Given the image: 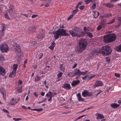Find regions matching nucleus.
I'll use <instances>...</instances> for the list:
<instances>
[{"instance_id":"1","label":"nucleus","mask_w":121,"mask_h":121,"mask_svg":"<svg viewBox=\"0 0 121 121\" xmlns=\"http://www.w3.org/2000/svg\"><path fill=\"white\" fill-rule=\"evenodd\" d=\"M65 28L64 26L63 25L62 26L60 27L59 29L55 31H53L52 34L54 35L55 38H59L61 36H70L69 34L66 32L65 30L63 29Z\"/></svg>"},{"instance_id":"2","label":"nucleus","mask_w":121,"mask_h":121,"mask_svg":"<svg viewBox=\"0 0 121 121\" xmlns=\"http://www.w3.org/2000/svg\"><path fill=\"white\" fill-rule=\"evenodd\" d=\"M77 51L78 52H82L86 49L87 45V41L85 38H82L80 40L78 43Z\"/></svg>"},{"instance_id":"3","label":"nucleus","mask_w":121,"mask_h":121,"mask_svg":"<svg viewBox=\"0 0 121 121\" xmlns=\"http://www.w3.org/2000/svg\"><path fill=\"white\" fill-rule=\"evenodd\" d=\"M112 51L110 47L108 46L103 47L99 50V52L104 56H107L111 54Z\"/></svg>"},{"instance_id":"4","label":"nucleus","mask_w":121,"mask_h":121,"mask_svg":"<svg viewBox=\"0 0 121 121\" xmlns=\"http://www.w3.org/2000/svg\"><path fill=\"white\" fill-rule=\"evenodd\" d=\"M69 32L73 37L77 36L78 37H82L85 34L84 32H83L81 31L78 30L73 31L70 30L69 31Z\"/></svg>"},{"instance_id":"5","label":"nucleus","mask_w":121,"mask_h":121,"mask_svg":"<svg viewBox=\"0 0 121 121\" xmlns=\"http://www.w3.org/2000/svg\"><path fill=\"white\" fill-rule=\"evenodd\" d=\"M0 49L3 52H7L9 51V47L6 44H2L0 45Z\"/></svg>"},{"instance_id":"6","label":"nucleus","mask_w":121,"mask_h":121,"mask_svg":"<svg viewBox=\"0 0 121 121\" xmlns=\"http://www.w3.org/2000/svg\"><path fill=\"white\" fill-rule=\"evenodd\" d=\"M75 72L74 73V76L77 75H84L87 72V71L85 72H81L80 70L78 69H75Z\"/></svg>"},{"instance_id":"7","label":"nucleus","mask_w":121,"mask_h":121,"mask_svg":"<svg viewBox=\"0 0 121 121\" xmlns=\"http://www.w3.org/2000/svg\"><path fill=\"white\" fill-rule=\"evenodd\" d=\"M92 94V93L91 92H89L87 90H85L82 92V95L84 97L91 96Z\"/></svg>"},{"instance_id":"8","label":"nucleus","mask_w":121,"mask_h":121,"mask_svg":"<svg viewBox=\"0 0 121 121\" xmlns=\"http://www.w3.org/2000/svg\"><path fill=\"white\" fill-rule=\"evenodd\" d=\"M13 48L15 49V51L19 53H20V46L18 44H17L16 43L13 45Z\"/></svg>"},{"instance_id":"9","label":"nucleus","mask_w":121,"mask_h":121,"mask_svg":"<svg viewBox=\"0 0 121 121\" xmlns=\"http://www.w3.org/2000/svg\"><path fill=\"white\" fill-rule=\"evenodd\" d=\"M39 32L37 38H43L45 37V31L43 29L39 30Z\"/></svg>"},{"instance_id":"10","label":"nucleus","mask_w":121,"mask_h":121,"mask_svg":"<svg viewBox=\"0 0 121 121\" xmlns=\"http://www.w3.org/2000/svg\"><path fill=\"white\" fill-rule=\"evenodd\" d=\"M116 34L114 33L110 34L104 35L103 38H116Z\"/></svg>"},{"instance_id":"11","label":"nucleus","mask_w":121,"mask_h":121,"mask_svg":"<svg viewBox=\"0 0 121 121\" xmlns=\"http://www.w3.org/2000/svg\"><path fill=\"white\" fill-rule=\"evenodd\" d=\"M103 85V84L101 81H95V84L93 85V87L94 88H95L96 87L101 86Z\"/></svg>"},{"instance_id":"12","label":"nucleus","mask_w":121,"mask_h":121,"mask_svg":"<svg viewBox=\"0 0 121 121\" xmlns=\"http://www.w3.org/2000/svg\"><path fill=\"white\" fill-rule=\"evenodd\" d=\"M116 38H104V41L105 43H109L115 40Z\"/></svg>"},{"instance_id":"13","label":"nucleus","mask_w":121,"mask_h":121,"mask_svg":"<svg viewBox=\"0 0 121 121\" xmlns=\"http://www.w3.org/2000/svg\"><path fill=\"white\" fill-rule=\"evenodd\" d=\"M62 87L67 90H70L71 88L70 84L68 83H65L62 86Z\"/></svg>"},{"instance_id":"14","label":"nucleus","mask_w":121,"mask_h":121,"mask_svg":"<svg viewBox=\"0 0 121 121\" xmlns=\"http://www.w3.org/2000/svg\"><path fill=\"white\" fill-rule=\"evenodd\" d=\"M8 12L9 14L11 17H13L15 15L14 10L13 8H11L9 10Z\"/></svg>"},{"instance_id":"15","label":"nucleus","mask_w":121,"mask_h":121,"mask_svg":"<svg viewBox=\"0 0 121 121\" xmlns=\"http://www.w3.org/2000/svg\"><path fill=\"white\" fill-rule=\"evenodd\" d=\"M80 83V81L78 80H74L72 82L71 85L73 86H74Z\"/></svg>"},{"instance_id":"16","label":"nucleus","mask_w":121,"mask_h":121,"mask_svg":"<svg viewBox=\"0 0 121 121\" xmlns=\"http://www.w3.org/2000/svg\"><path fill=\"white\" fill-rule=\"evenodd\" d=\"M77 96L78 97V100L79 101H85L84 99L82 97L80 93H79L77 95Z\"/></svg>"},{"instance_id":"17","label":"nucleus","mask_w":121,"mask_h":121,"mask_svg":"<svg viewBox=\"0 0 121 121\" xmlns=\"http://www.w3.org/2000/svg\"><path fill=\"white\" fill-rule=\"evenodd\" d=\"M95 116H97L96 119L97 120L103 119L104 118V117L103 114H101L98 113L96 114Z\"/></svg>"},{"instance_id":"18","label":"nucleus","mask_w":121,"mask_h":121,"mask_svg":"<svg viewBox=\"0 0 121 121\" xmlns=\"http://www.w3.org/2000/svg\"><path fill=\"white\" fill-rule=\"evenodd\" d=\"M103 5L109 8H112L114 6L113 4L110 3H104L103 4Z\"/></svg>"},{"instance_id":"19","label":"nucleus","mask_w":121,"mask_h":121,"mask_svg":"<svg viewBox=\"0 0 121 121\" xmlns=\"http://www.w3.org/2000/svg\"><path fill=\"white\" fill-rule=\"evenodd\" d=\"M5 70L3 68L1 67L0 68V74L4 75L5 74Z\"/></svg>"},{"instance_id":"20","label":"nucleus","mask_w":121,"mask_h":121,"mask_svg":"<svg viewBox=\"0 0 121 121\" xmlns=\"http://www.w3.org/2000/svg\"><path fill=\"white\" fill-rule=\"evenodd\" d=\"M16 72L14 71H12L10 74L9 77L10 78H14L16 75Z\"/></svg>"},{"instance_id":"21","label":"nucleus","mask_w":121,"mask_h":121,"mask_svg":"<svg viewBox=\"0 0 121 121\" xmlns=\"http://www.w3.org/2000/svg\"><path fill=\"white\" fill-rule=\"evenodd\" d=\"M115 49L118 52H121V44L115 47Z\"/></svg>"},{"instance_id":"22","label":"nucleus","mask_w":121,"mask_h":121,"mask_svg":"<svg viewBox=\"0 0 121 121\" xmlns=\"http://www.w3.org/2000/svg\"><path fill=\"white\" fill-rule=\"evenodd\" d=\"M35 26H33L32 27H30L29 28V30L31 32H33L35 31Z\"/></svg>"},{"instance_id":"23","label":"nucleus","mask_w":121,"mask_h":121,"mask_svg":"<svg viewBox=\"0 0 121 121\" xmlns=\"http://www.w3.org/2000/svg\"><path fill=\"white\" fill-rule=\"evenodd\" d=\"M106 21L105 19H103L101 20L100 24L103 27H104L105 26L106 23Z\"/></svg>"},{"instance_id":"24","label":"nucleus","mask_w":121,"mask_h":121,"mask_svg":"<svg viewBox=\"0 0 121 121\" xmlns=\"http://www.w3.org/2000/svg\"><path fill=\"white\" fill-rule=\"evenodd\" d=\"M55 43L53 42H52L51 45L48 48L52 50L54 49L55 46Z\"/></svg>"},{"instance_id":"25","label":"nucleus","mask_w":121,"mask_h":121,"mask_svg":"<svg viewBox=\"0 0 121 121\" xmlns=\"http://www.w3.org/2000/svg\"><path fill=\"white\" fill-rule=\"evenodd\" d=\"M111 107L113 108H116L120 106V104L116 103H113L111 104Z\"/></svg>"},{"instance_id":"26","label":"nucleus","mask_w":121,"mask_h":121,"mask_svg":"<svg viewBox=\"0 0 121 121\" xmlns=\"http://www.w3.org/2000/svg\"><path fill=\"white\" fill-rule=\"evenodd\" d=\"M63 74V73L62 72H60V73H58V74H57V76L58 77L57 78V80L56 81L58 82L60 80L59 79V77H61L62 75Z\"/></svg>"},{"instance_id":"27","label":"nucleus","mask_w":121,"mask_h":121,"mask_svg":"<svg viewBox=\"0 0 121 121\" xmlns=\"http://www.w3.org/2000/svg\"><path fill=\"white\" fill-rule=\"evenodd\" d=\"M18 65L17 64H14L13 65V71L16 72L17 69V68Z\"/></svg>"},{"instance_id":"28","label":"nucleus","mask_w":121,"mask_h":121,"mask_svg":"<svg viewBox=\"0 0 121 121\" xmlns=\"http://www.w3.org/2000/svg\"><path fill=\"white\" fill-rule=\"evenodd\" d=\"M74 73L73 71L70 72L67 74V75L69 77H74V74L72 75V74Z\"/></svg>"},{"instance_id":"29","label":"nucleus","mask_w":121,"mask_h":121,"mask_svg":"<svg viewBox=\"0 0 121 121\" xmlns=\"http://www.w3.org/2000/svg\"><path fill=\"white\" fill-rule=\"evenodd\" d=\"M1 93L2 94L6 93V91L3 88H1L0 89Z\"/></svg>"},{"instance_id":"30","label":"nucleus","mask_w":121,"mask_h":121,"mask_svg":"<svg viewBox=\"0 0 121 121\" xmlns=\"http://www.w3.org/2000/svg\"><path fill=\"white\" fill-rule=\"evenodd\" d=\"M41 78V77L37 75L35 78V81L36 82L39 81L40 80Z\"/></svg>"},{"instance_id":"31","label":"nucleus","mask_w":121,"mask_h":121,"mask_svg":"<svg viewBox=\"0 0 121 121\" xmlns=\"http://www.w3.org/2000/svg\"><path fill=\"white\" fill-rule=\"evenodd\" d=\"M14 101V99L13 98L12 99V101L10 102V104L12 105H15L17 103V102L16 101L14 100V102H13V101Z\"/></svg>"},{"instance_id":"32","label":"nucleus","mask_w":121,"mask_h":121,"mask_svg":"<svg viewBox=\"0 0 121 121\" xmlns=\"http://www.w3.org/2000/svg\"><path fill=\"white\" fill-rule=\"evenodd\" d=\"M93 13V16H94V18H97V15H96V12L95 10L94 11Z\"/></svg>"},{"instance_id":"33","label":"nucleus","mask_w":121,"mask_h":121,"mask_svg":"<svg viewBox=\"0 0 121 121\" xmlns=\"http://www.w3.org/2000/svg\"><path fill=\"white\" fill-rule=\"evenodd\" d=\"M60 68L62 71H64L65 69V68L64 67H63V64H61L60 65Z\"/></svg>"},{"instance_id":"34","label":"nucleus","mask_w":121,"mask_h":121,"mask_svg":"<svg viewBox=\"0 0 121 121\" xmlns=\"http://www.w3.org/2000/svg\"><path fill=\"white\" fill-rule=\"evenodd\" d=\"M4 16L5 18L6 19L8 20H9L10 19V18L8 14L7 13H6L4 14Z\"/></svg>"},{"instance_id":"35","label":"nucleus","mask_w":121,"mask_h":121,"mask_svg":"<svg viewBox=\"0 0 121 121\" xmlns=\"http://www.w3.org/2000/svg\"><path fill=\"white\" fill-rule=\"evenodd\" d=\"M112 16V14L111 13H107L105 14V17H110Z\"/></svg>"},{"instance_id":"36","label":"nucleus","mask_w":121,"mask_h":121,"mask_svg":"<svg viewBox=\"0 0 121 121\" xmlns=\"http://www.w3.org/2000/svg\"><path fill=\"white\" fill-rule=\"evenodd\" d=\"M86 34H87V35L89 37L91 38L93 37V35L91 32H88L86 33Z\"/></svg>"},{"instance_id":"37","label":"nucleus","mask_w":121,"mask_h":121,"mask_svg":"<svg viewBox=\"0 0 121 121\" xmlns=\"http://www.w3.org/2000/svg\"><path fill=\"white\" fill-rule=\"evenodd\" d=\"M17 91L19 93H21L22 92V86L20 88L17 89Z\"/></svg>"},{"instance_id":"38","label":"nucleus","mask_w":121,"mask_h":121,"mask_svg":"<svg viewBox=\"0 0 121 121\" xmlns=\"http://www.w3.org/2000/svg\"><path fill=\"white\" fill-rule=\"evenodd\" d=\"M115 19L114 18L110 22H108L107 23V24H110L113 23L115 21Z\"/></svg>"},{"instance_id":"39","label":"nucleus","mask_w":121,"mask_h":121,"mask_svg":"<svg viewBox=\"0 0 121 121\" xmlns=\"http://www.w3.org/2000/svg\"><path fill=\"white\" fill-rule=\"evenodd\" d=\"M78 9H75L73 10L72 12V13L73 14H75L77 12H78Z\"/></svg>"},{"instance_id":"40","label":"nucleus","mask_w":121,"mask_h":121,"mask_svg":"<svg viewBox=\"0 0 121 121\" xmlns=\"http://www.w3.org/2000/svg\"><path fill=\"white\" fill-rule=\"evenodd\" d=\"M92 1V0H85V2L86 4H88L90 2H91Z\"/></svg>"},{"instance_id":"41","label":"nucleus","mask_w":121,"mask_h":121,"mask_svg":"<svg viewBox=\"0 0 121 121\" xmlns=\"http://www.w3.org/2000/svg\"><path fill=\"white\" fill-rule=\"evenodd\" d=\"M96 7V4H93L91 6L92 9L94 10Z\"/></svg>"},{"instance_id":"42","label":"nucleus","mask_w":121,"mask_h":121,"mask_svg":"<svg viewBox=\"0 0 121 121\" xmlns=\"http://www.w3.org/2000/svg\"><path fill=\"white\" fill-rule=\"evenodd\" d=\"M13 119L15 121H18L19 120H22V118H13Z\"/></svg>"},{"instance_id":"43","label":"nucleus","mask_w":121,"mask_h":121,"mask_svg":"<svg viewBox=\"0 0 121 121\" xmlns=\"http://www.w3.org/2000/svg\"><path fill=\"white\" fill-rule=\"evenodd\" d=\"M43 54L42 53H41L40 54H39V55L38 56H39L38 58H39V59H40L42 58V57L43 55Z\"/></svg>"},{"instance_id":"44","label":"nucleus","mask_w":121,"mask_h":121,"mask_svg":"<svg viewBox=\"0 0 121 121\" xmlns=\"http://www.w3.org/2000/svg\"><path fill=\"white\" fill-rule=\"evenodd\" d=\"M93 107H94L93 106H92V107H89V108H87L85 109L84 110H83L81 112H84L86 110L89 109H90V108H92Z\"/></svg>"},{"instance_id":"45","label":"nucleus","mask_w":121,"mask_h":121,"mask_svg":"<svg viewBox=\"0 0 121 121\" xmlns=\"http://www.w3.org/2000/svg\"><path fill=\"white\" fill-rule=\"evenodd\" d=\"M4 58L3 56L2 55H1L0 56V60L2 61L4 60Z\"/></svg>"},{"instance_id":"46","label":"nucleus","mask_w":121,"mask_h":121,"mask_svg":"<svg viewBox=\"0 0 121 121\" xmlns=\"http://www.w3.org/2000/svg\"><path fill=\"white\" fill-rule=\"evenodd\" d=\"M48 93L49 94V96H53L54 95H53V93H52L50 91H49Z\"/></svg>"},{"instance_id":"47","label":"nucleus","mask_w":121,"mask_h":121,"mask_svg":"<svg viewBox=\"0 0 121 121\" xmlns=\"http://www.w3.org/2000/svg\"><path fill=\"white\" fill-rule=\"evenodd\" d=\"M85 6L84 5L80 6L79 7V9L81 10H82L84 8Z\"/></svg>"},{"instance_id":"48","label":"nucleus","mask_w":121,"mask_h":121,"mask_svg":"<svg viewBox=\"0 0 121 121\" xmlns=\"http://www.w3.org/2000/svg\"><path fill=\"white\" fill-rule=\"evenodd\" d=\"M3 111L4 112H5V113H9V112L6 109L4 108H3Z\"/></svg>"},{"instance_id":"49","label":"nucleus","mask_w":121,"mask_h":121,"mask_svg":"<svg viewBox=\"0 0 121 121\" xmlns=\"http://www.w3.org/2000/svg\"><path fill=\"white\" fill-rule=\"evenodd\" d=\"M5 29L6 28L4 26H3L1 29V32H4V31L5 30Z\"/></svg>"},{"instance_id":"50","label":"nucleus","mask_w":121,"mask_h":121,"mask_svg":"<svg viewBox=\"0 0 121 121\" xmlns=\"http://www.w3.org/2000/svg\"><path fill=\"white\" fill-rule=\"evenodd\" d=\"M73 14L71 15L68 18V20H69L73 17Z\"/></svg>"},{"instance_id":"51","label":"nucleus","mask_w":121,"mask_h":121,"mask_svg":"<svg viewBox=\"0 0 121 121\" xmlns=\"http://www.w3.org/2000/svg\"><path fill=\"white\" fill-rule=\"evenodd\" d=\"M106 61L107 62H109L110 60V59L108 57H106Z\"/></svg>"},{"instance_id":"52","label":"nucleus","mask_w":121,"mask_h":121,"mask_svg":"<svg viewBox=\"0 0 121 121\" xmlns=\"http://www.w3.org/2000/svg\"><path fill=\"white\" fill-rule=\"evenodd\" d=\"M101 26L100 25L97 28V30H99L101 29Z\"/></svg>"},{"instance_id":"53","label":"nucleus","mask_w":121,"mask_h":121,"mask_svg":"<svg viewBox=\"0 0 121 121\" xmlns=\"http://www.w3.org/2000/svg\"><path fill=\"white\" fill-rule=\"evenodd\" d=\"M4 35V32H0V37H2Z\"/></svg>"},{"instance_id":"54","label":"nucleus","mask_w":121,"mask_h":121,"mask_svg":"<svg viewBox=\"0 0 121 121\" xmlns=\"http://www.w3.org/2000/svg\"><path fill=\"white\" fill-rule=\"evenodd\" d=\"M115 75L117 77H120V75L119 74L117 73H115Z\"/></svg>"},{"instance_id":"55","label":"nucleus","mask_w":121,"mask_h":121,"mask_svg":"<svg viewBox=\"0 0 121 121\" xmlns=\"http://www.w3.org/2000/svg\"><path fill=\"white\" fill-rule=\"evenodd\" d=\"M6 93L2 94V95H3V98L4 100H5L6 99Z\"/></svg>"},{"instance_id":"56","label":"nucleus","mask_w":121,"mask_h":121,"mask_svg":"<svg viewBox=\"0 0 121 121\" xmlns=\"http://www.w3.org/2000/svg\"><path fill=\"white\" fill-rule=\"evenodd\" d=\"M43 110V109L42 108H40L39 109H37V111L38 112H39L40 111H42Z\"/></svg>"},{"instance_id":"57","label":"nucleus","mask_w":121,"mask_h":121,"mask_svg":"<svg viewBox=\"0 0 121 121\" xmlns=\"http://www.w3.org/2000/svg\"><path fill=\"white\" fill-rule=\"evenodd\" d=\"M33 95L35 96L37 98L38 97V95L36 93V92H34L33 93Z\"/></svg>"},{"instance_id":"58","label":"nucleus","mask_w":121,"mask_h":121,"mask_svg":"<svg viewBox=\"0 0 121 121\" xmlns=\"http://www.w3.org/2000/svg\"><path fill=\"white\" fill-rule=\"evenodd\" d=\"M38 15H32L31 16V17L32 18H34L37 17Z\"/></svg>"},{"instance_id":"59","label":"nucleus","mask_w":121,"mask_h":121,"mask_svg":"<svg viewBox=\"0 0 121 121\" xmlns=\"http://www.w3.org/2000/svg\"><path fill=\"white\" fill-rule=\"evenodd\" d=\"M22 83L23 82L22 81L20 80H19L18 84L21 85L22 84Z\"/></svg>"},{"instance_id":"60","label":"nucleus","mask_w":121,"mask_h":121,"mask_svg":"<svg viewBox=\"0 0 121 121\" xmlns=\"http://www.w3.org/2000/svg\"><path fill=\"white\" fill-rule=\"evenodd\" d=\"M21 14L22 15H24V16H25L26 17H28V16L27 14H23L22 13H21Z\"/></svg>"},{"instance_id":"61","label":"nucleus","mask_w":121,"mask_h":121,"mask_svg":"<svg viewBox=\"0 0 121 121\" xmlns=\"http://www.w3.org/2000/svg\"><path fill=\"white\" fill-rule=\"evenodd\" d=\"M102 91H99V92H98L97 93H96V95H95L96 96H97L100 93L102 92Z\"/></svg>"},{"instance_id":"62","label":"nucleus","mask_w":121,"mask_h":121,"mask_svg":"<svg viewBox=\"0 0 121 121\" xmlns=\"http://www.w3.org/2000/svg\"><path fill=\"white\" fill-rule=\"evenodd\" d=\"M44 6L46 7H48L49 6V4L47 3L46 4H44Z\"/></svg>"},{"instance_id":"63","label":"nucleus","mask_w":121,"mask_h":121,"mask_svg":"<svg viewBox=\"0 0 121 121\" xmlns=\"http://www.w3.org/2000/svg\"><path fill=\"white\" fill-rule=\"evenodd\" d=\"M88 77V75L86 76H85L84 77H82V79L83 80H84L85 79H86Z\"/></svg>"},{"instance_id":"64","label":"nucleus","mask_w":121,"mask_h":121,"mask_svg":"<svg viewBox=\"0 0 121 121\" xmlns=\"http://www.w3.org/2000/svg\"><path fill=\"white\" fill-rule=\"evenodd\" d=\"M118 19L119 22H120V23H121V17H118Z\"/></svg>"}]
</instances>
